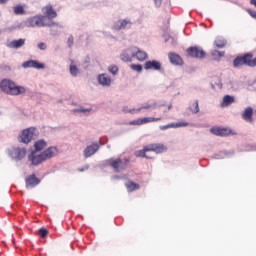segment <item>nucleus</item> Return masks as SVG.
Returning a JSON list of instances; mask_svg holds the SVG:
<instances>
[{
  "instance_id": "obj_1",
  "label": "nucleus",
  "mask_w": 256,
  "mask_h": 256,
  "mask_svg": "<svg viewBox=\"0 0 256 256\" xmlns=\"http://www.w3.org/2000/svg\"><path fill=\"white\" fill-rule=\"evenodd\" d=\"M59 27L60 29H63V25L56 23L54 21L47 22V16L45 15H36L33 17H30L24 21H22L18 27L19 29H25L27 28H35V27Z\"/></svg>"
},
{
  "instance_id": "obj_2",
  "label": "nucleus",
  "mask_w": 256,
  "mask_h": 256,
  "mask_svg": "<svg viewBox=\"0 0 256 256\" xmlns=\"http://www.w3.org/2000/svg\"><path fill=\"white\" fill-rule=\"evenodd\" d=\"M58 154L59 150L57 149V147L51 146L40 154H37V152L32 151L28 155V161L31 162V165L37 167V165H41V163H45V161H49V159L57 157Z\"/></svg>"
},
{
  "instance_id": "obj_3",
  "label": "nucleus",
  "mask_w": 256,
  "mask_h": 256,
  "mask_svg": "<svg viewBox=\"0 0 256 256\" xmlns=\"http://www.w3.org/2000/svg\"><path fill=\"white\" fill-rule=\"evenodd\" d=\"M0 88L7 95H25L27 93V88L24 86L17 85L14 81L10 79H3L0 83Z\"/></svg>"
},
{
  "instance_id": "obj_4",
  "label": "nucleus",
  "mask_w": 256,
  "mask_h": 256,
  "mask_svg": "<svg viewBox=\"0 0 256 256\" xmlns=\"http://www.w3.org/2000/svg\"><path fill=\"white\" fill-rule=\"evenodd\" d=\"M39 137V130L35 127H30L25 129L19 135L18 141L24 143V145H29L30 141H35Z\"/></svg>"
},
{
  "instance_id": "obj_5",
  "label": "nucleus",
  "mask_w": 256,
  "mask_h": 256,
  "mask_svg": "<svg viewBox=\"0 0 256 256\" xmlns=\"http://www.w3.org/2000/svg\"><path fill=\"white\" fill-rule=\"evenodd\" d=\"M8 156L12 161L19 163L27 157V148L25 147H12L8 149Z\"/></svg>"
},
{
  "instance_id": "obj_6",
  "label": "nucleus",
  "mask_w": 256,
  "mask_h": 256,
  "mask_svg": "<svg viewBox=\"0 0 256 256\" xmlns=\"http://www.w3.org/2000/svg\"><path fill=\"white\" fill-rule=\"evenodd\" d=\"M251 59H253V54L247 53L244 56H238L234 59L233 65L234 67H243V65H247L251 67Z\"/></svg>"
},
{
  "instance_id": "obj_7",
  "label": "nucleus",
  "mask_w": 256,
  "mask_h": 256,
  "mask_svg": "<svg viewBox=\"0 0 256 256\" xmlns=\"http://www.w3.org/2000/svg\"><path fill=\"white\" fill-rule=\"evenodd\" d=\"M135 57V46H132L128 49H125L121 54H120V59L124 63H131Z\"/></svg>"
},
{
  "instance_id": "obj_8",
  "label": "nucleus",
  "mask_w": 256,
  "mask_h": 256,
  "mask_svg": "<svg viewBox=\"0 0 256 256\" xmlns=\"http://www.w3.org/2000/svg\"><path fill=\"white\" fill-rule=\"evenodd\" d=\"M133 23L129 19H121L118 20L114 25L113 29L114 31H123L125 29H131V26Z\"/></svg>"
},
{
  "instance_id": "obj_9",
  "label": "nucleus",
  "mask_w": 256,
  "mask_h": 256,
  "mask_svg": "<svg viewBox=\"0 0 256 256\" xmlns=\"http://www.w3.org/2000/svg\"><path fill=\"white\" fill-rule=\"evenodd\" d=\"M187 53L189 57H193L195 59H205V51L203 49L195 46V47H190L187 49Z\"/></svg>"
},
{
  "instance_id": "obj_10",
  "label": "nucleus",
  "mask_w": 256,
  "mask_h": 256,
  "mask_svg": "<svg viewBox=\"0 0 256 256\" xmlns=\"http://www.w3.org/2000/svg\"><path fill=\"white\" fill-rule=\"evenodd\" d=\"M146 151H153L154 153H156V155H159L167 151V146L161 143L149 144L146 145Z\"/></svg>"
},
{
  "instance_id": "obj_11",
  "label": "nucleus",
  "mask_w": 256,
  "mask_h": 256,
  "mask_svg": "<svg viewBox=\"0 0 256 256\" xmlns=\"http://www.w3.org/2000/svg\"><path fill=\"white\" fill-rule=\"evenodd\" d=\"M99 149H100V146H99V143L97 142H94L91 145L87 146L83 151V155L85 159H89V157H93V155H95V153H97Z\"/></svg>"
},
{
  "instance_id": "obj_12",
  "label": "nucleus",
  "mask_w": 256,
  "mask_h": 256,
  "mask_svg": "<svg viewBox=\"0 0 256 256\" xmlns=\"http://www.w3.org/2000/svg\"><path fill=\"white\" fill-rule=\"evenodd\" d=\"M23 69H45V64L37 60H28L22 64Z\"/></svg>"
},
{
  "instance_id": "obj_13",
  "label": "nucleus",
  "mask_w": 256,
  "mask_h": 256,
  "mask_svg": "<svg viewBox=\"0 0 256 256\" xmlns=\"http://www.w3.org/2000/svg\"><path fill=\"white\" fill-rule=\"evenodd\" d=\"M97 81L102 87H111V83H113L111 76H109L107 73L99 74Z\"/></svg>"
},
{
  "instance_id": "obj_14",
  "label": "nucleus",
  "mask_w": 256,
  "mask_h": 256,
  "mask_svg": "<svg viewBox=\"0 0 256 256\" xmlns=\"http://www.w3.org/2000/svg\"><path fill=\"white\" fill-rule=\"evenodd\" d=\"M144 69H146V71H161V62L157 60L146 61L144 64Z\"/></svg>"
},
{
  "instance_id": "obj_15",
  "label": "nucleus",
  "mask_w": 256,
  "mask_h": 256,
  "mask_svg": "<svg viewBox=\"0 0 256 256\" xmlns=\"http://www.w3.org/2000/svg\"><path fill=\"white\" fill-rule=\"evenodd\" d=\"M162 117H145V118H140L138 120H134L130 123V125H145L146 123H153L155 121H162Z\"/></svg>"
},
{
  "instance_id": "obj_16",
  "label": "nucleus",
  "mask_w": 256,
  "mask_h": 256,
  "mask_svg": "<svg viewBox=\"0 0 256 256\" xmlns=\"http://www.w3.org/2000/svg\"><path fill=\"white\" fill-rule=\"evenodd\" d=\"M148 57L149 56L147 55V52L134 46V59H137V61L143 62V61H147Z\"/></svg>"
},
{
  "instance_id": "obj_17",
  "label": "nucleus",
  "mask_w": 256,
  "mask_h": 256,
  "mask_svg": "<svg viewBox=\"0 0 256 256\" xmlns=\"http://www.w3.org/2000/svg\"><path fill=\"white\" fill-rule=\"evenodd\" d=\"M157 108V103H144L142 106L138 109H130V110H124L125 113H139L142 111V109H156Z\"/></svg>"
},
{
  "instance_id": "obj_18",
  "label": "nucleus",
  "mask_w": 256,
  "mask_h": 256,
  "mask_svg": "<svg viewBox=\"0 0 256 256\" xmlns=\"http://www.w3.org/2000/svg\"><path fill=\"white\" fill-rule=\"evenodd\" d=\"M25 45V39L20 38L18 40H13L11 42H8L6 44V47H8V49H21V47H23Z\"/></svg>"
},
{
  "instance_id": "obj_19",
  "label": "nucleus",
  "mask_w": 256,
  "mask_h": 256,
  "mask_svg": "<svg viewBox=\"0 0 256 256\" xmlns=\"http://www.w3.org/2000/svg\"><path fill=\"white\" fill-rule=\"evenodd\" d=\"M210 131L213 135H217L218 137H227V135H231V130L227 128H211Z\"/></svg>"
},
{
  "instance_id": "obj_20",
  "label": "nucleus",
  "mask_w": 256,
  "mask_h": 256,
  "mask_svg": "<svg viewBox=\"0 0 256 256\" xmlns=\"http://www.w3.org/2000/svg\"><path fill=\"white\" fill-rule=\"evenodd\" d=\"M241 117L247 123H253V108L252 107L245 108Z\"/></svg>"
},
{
  "instance_id": "obj_21",
  "label": "nucleus",
  "mask_w": 256,
  "mask_h": 256,
  "mask_svg": "<svg viewBox=\"0 0 256 256\" xmlns=\"http://www.w3.org/2000/svg\"><path fill=\"white\" fill-rule=\"evenodd\" d=\"M41 183V180H39L35 175H31L30 177L26 178V187L28 189H33V187H37Z\"/></svg>"
},
{
  "instance_id": "obj_22",
  "label": "nucleus",
  "mask_w": 256,
  "mask_h": 256,
  "mask_svg": "<svg viewBox=\"0 0 256 256\" xmlns=\"http://www.w3.org/2000/svg\"><path fill=\"white\" fill-rule=\"evenodd\" d=\"M44 10L47 17V23H49V21H53V19L57 17V12L53 10V6L48 5L44 8Z\"/></svg>"
},
{
  "instance_id": "obj_23",
  "label": "nucleus",
  "mask_w": 256,
  "mask_h": 256,
  "mask_svg": "<svg viewBox=\"0 0 256 256\" xmlns=\"http://www.w3.org/2000/svg\"><path fill=\"white\" fill-rule=\"evenodd\" d=\"M108 163H110L111 167L116 171V173H119L121 171H123V168L121 167V165H123V160L121 159H110L108 160Z\"/></svg>"
},
{
  "instance_id": "obj_24",
  "label": "nucleus",
  "mask_w": 256,
  "mask_h": 256,
  "mask_svg": "<svg viewBox=\"0 0 256 256\" xmlns=\"http://www.w3.org/2000/svg\"><path fill=\"white\" fill-rule=\"evenodd\" d=\"M168 57L172 65H183V59L181 56H179V54L170 53Z\"/></svg>"
},
{
  "instance_id": "obj_25",
  "label": "nucleus",
  "mask_w": 256,
  "mask_h": 256,
  "mask_svg": "<svg viewBox=\"0 0 256 256\" xmlns=\"http://www.w3.org/2000/svg\"><path fill=\"white\" fill-rule=\"evenodd\" d=\"M233 103H235V97L231 95H225L220 104V107H229L230 105H233Z\"/></svg>"
},
{
  "instance_id": "obj_26",
  "label": "nucleus",
  "mask_w": 256,
  "mask_h": 256,
  "mask_svg": "<svg viewBox=\"0 0 256 256\" xmlns=\"http://www.w3.org/2000/svg\"><path fill=\"white\" fill-rule=\"evenodd\" d=\"M69 73L71 77H79V75H81V70L77 67V65H75V62L73 61L69 66Z\"/></svg>"
},
{
  "instance_id": "obj_27",
  "label": "nucleus",
  "mask_w": 256,
  "mask_h": 256,
  "mask_svg": "<svg viewBox=\"0 0 256 256\" xmlns=\"http://www.w3.org/2000/svg\"><path fill=\"white\" fill-rule=\"evenodd\" d=\"M93 111L92 108H83V107H79L76 109L72 110V113H74V115H89L91 112Z\"/></svg>"
},
{
  "instance_id": "obj_28",
  "label": "nucleus",
  "mask_w": 256,
  "mask_h": 256,
  "mask_svg": "<svg viewBox=\"0 0 256 256\" xmlns=\"http://www.w3.org/2000/svg\"><path fill=\"white\" fill-rule=\"evenodd\" d=\"M47 147V142L43 139H40L34 143L35 153H39V151H43Z\"/></svg>"
},
{
  "instance_id": "obj_29",
  "label": "nucleus",
  "mask_w": 256,
  "mask_h": 256,
  "mask_svg": "<svg viewBox=\"0 0 256 256\" xmlns=\"http://www.w3.org/2000/svg\"><path fill=\"white\" fill-rule=\"evenodd\" d=\"M147 146H144L142 150H138L135 152V157H145V159H153V157L147 155L149 150H146Z\"/></svg>"
},
{
  "instance_id": "obj_30",
  "label": "nucleus",
  "mask_w": 256,
  "mask_h": 256,
  "mask_svg": "<svg viewBox=\"0 0 256 256\" xmlns=\"http://www.w3.org/2000/svg\"><path fill=\"white\" fill-rule=\"evenodd\" d=\"M189 110L191 111V113H193V115H197V113H199L200 111L199 100H195L192 104H190Z\"/></svg>"
},
{
  "instance_id": "obj_31",
  "label": "nucleus",
  "mask_w": 256,
  "mask_h": 256,
  "mask_svg": "<svg viewBox=\"0 0 256 256\" xmlns=\"http://www.w3.org/2000/svg\"><path fill=\"white\" fill-rule=\"evenodd\" d=\"M227 87L231 91H239L241 85L239 84V81H229Z\"/></svg>"
},
{
  "instance_id": "obj_32",
  "label": "nucleus",
  "mask_w": 256,
  "mask_h": 256,
  "mask_svg": "<svg viewBox=\"0 0 256 256\" xmlns=\"http://www.w3.org/2000/svg\"><path fill=\"white\" fill-rule=\"evenodd\" d=\"M14 15H25V7L23 5H17L13 7Z\"/></svg>"
},
{
  "instance_id": "obj_33",
  "label": "nucleus",
  "mask_w": 256,
  "mask_h": 256,
  "mask_svg": "<svg viewBox=\"0 0 256 256\" xmlns=\"http://www.w3.org/2000/svg\"><path fill=\"white\" fill-rule=\"evenodd\" d=\"M214 45L216 47H218V49H223V47H225L227 45V41H225V39H223V38H217L214 41Z\"/></svg>"
},
{
  "instance_id": "obj_34",
  "label": "nucleus",
  "mask_w": 256,
  "mask_h": 256,
  "mask_svg": "<svg viewBox=\"0 0 256 256\" xmlns=\"http://www.w3.org/2000/svg\"><path fill=\"white\" fill-rule=\"evenodd\" d=\"M126 189L131 192V191H137L139 189V184H136L135 182H128L126 184Z\"/></svg>"
},
{
  "instance_id": "obj_35",
  "label": "nucleus",
  "mask_w": 256,
  "mask_h": 256,
  "mask_svg": "<svg viewBox=\"0 0 256 256\" xmlns=\"http://www.w3.org/2000/svg\"><path fill=\"white\" fill-rule=\"evenodd\" d=\"M108 71L113 75L114 77L119 75V66L117 65H111L108 67Z\"/></svg>"
},
{
  "instance_id": "obj_36",
  "label": "nucleus",
  "mask_w": 256,
  "mask_h": 256,
  "mask_svg": "<svg viewBox=\"0 0 256 256\" xmlns=\"http://www.w3.org/2000/svg\"><path fill=\"white\" fill-rule=\"evenodd\" d=\"M130 68L133 71H137V73H141V71H143V65L141 64H131Z\"/></svg>"
},
{
  "instance_id": "obj_37",
  "label": "nucleus",
  "mask_w": 256,
  "mask_h": 256,
  "mask_svg": "<svg viewBox=\"0 0 256 256\" xmlns=\"http://www.w3.org/2000/svg\"><path fill=\"white\" fill-rule=\"evenodd\" d=\"M211 55H212V57H215V58H217V57H225V52L218 51V50H212L211 51Z\"/></svg>"
},
{
  "instance_id": "obj_38",
  "label": "nucleus",
  "mask_w": 256,
  "mask_h": 256,
  "mask_svg": "<svg viewBox=\"0 0 256 256\" xmlns=\"http://www.w3.org/2000/svg\"><path fill=\"white\" fill-rule=\"evenodd\" d=\"M172 127H174V129H177L179 127H189V122L172 123Z\"/></svg>"
},
{
  "instance_id": "obj_39",
  "label": "nucleus",
  "mask_w": 256,
  "mask_h": 256,
  "mask_svg": "<svg viewBox=\"0 0 256 256\" xmlns=\"http://www.w3.org/2000/svg\"><path fill=\"white\" fill-rule=\"evenodd\" d=\"M38 235H40V237L45 238L47 235H49V230H47V228L42 227L38 230Z\"/></svg>"
},
{
  "instance_id": "obj_40",
  "label": "nucleus",
  "mask_w": 256,
  "mask_h": 256,
  "mask_svg": "<svg viewBox=\"0 0 256 256\" xmlns=\"http://www.w3.org/2000/svg\"><path fill=\"white\" fill-rule=\"evenodd\" d=\"M227 152H219L218 154H215V159H225L227 157Z\"/></svg>"
},
{
  "instance_id": "obj_41",
  "label": "nucleus",
  "mask_w": 256,
  "mask_h": 256,
  "mask_svg": "<svg viewBox=\"0 0 256 256\" xmlns=\"http://www.w3.org/2000/svg\"><path fill=\"white\" fill-rule=\"evenodd\" d=\"M171 41L172 45H177V41H175L171 36H165V43H169Z\"/></svg>"
},
{
  "instance_id": "obj_42",
  "label": "nucleus",
  "mask_w": 256,
  "mask_h": 256,
  "mask_svg": "<svg viewBox=\"0 0 256 256\" xmlns=\"http://www.w3.org/2000/svg\"><path fill=\"white\" fill-rule=\"evenodd\" d=\"M38 49H40V51H46L47 50V44H45L44 42H40L37 45Z\"/></svg>"
},
{
  "instance_id": "obj_43",
  "label": "nucleus",
  "mask_w": 256,
  "mask_h": 256,
  "mask_svg": "<svg viewBox=\"0 0 256 256\" xmlns=\"http://www.w3.org/2000/svg\"><path fill=\"white\" fill-rule=\"evenodd\" d=\"M161 131H167V129H174L173 123L160 126Z\"/></svg>"
},
{
  "instance_id": "obj_44",
  "label": "nucleus",
  "mask_w": 256,
  "mask_h": 256,
  "mask_svg": "<svg viewBox=\"0 0 256 256\" xmlns=\"http://www.w3.org/2000/svg\"><path fill=\"white\" fill-rule=\"evenodd\" d=\"M73 43H74V38L73 36H69L68 40H67V45L68 47H73Z\"/></svg>"
},
{
  "instance_id": "obj_45",
  "label": "nucleus",
  "mask_w": 256,
  "mask_h": 256,
  "mask_svg": "<svg viewBox=\"0 0 256 256\" xmlns=\"http://www.w3.org/2000/svg\"><path fill=\"white\" fill-rule=\"evenodd\" d=\"M247 12L249 13L250 17H252L253 19H256V11L255 10L248 9Z\"/></svg>"
},
{
  "instance_id": "obj_46",
  "label": "nucleus",
  "mask_w": 256,
  "mask_h": 256,
  "mask_svg": "<svg viewBox=\"0 0 256 256\" xmlns=\"http://www.w3.org/2000/svg\"><path fill=\"white\" fill-rule=\"evenodd\" d=\"M250 67H256V57L254 59L250 58Z\"/></svg>"
},
{
  "instance_id": "obj_47",
  "label": "nucleus",
  "mask_w": 256,
  "mask_h": 256,
  "mask_svg": "<svg viewBox=\"0 0 256 256\" xmlns=\"http://www.w3.org/2000/svg\"><path fill=\"white\" fill-rule=\"evenodd\" d=\"M154 3L156 7H161L163 0H154Z\"/></svg>"
},
{
  "instance_id": "obj_48",
  "label": "nucleus",
  "mask_w": 256,
  "mask_h": 256,
  "mask_svg": "<svg viewBox=\"0 0 256 256\" xmlns=\"http://www.w3.org/2000/svg\"><path fill=\"white\" fill-rule=\"evenodd\" d=\"M250 5H254V7H256V0H250Z\"/></svg>"
},
{
  "instance_id": "obj_49",
  "label": "nucleus",
  "mask_w": 256,
  "mask_h": 256,
  "mask_svg": "<svg viewBox=\"0 0 256 256\" xmlns=\"http://www.w3.org/2000/svg\"><path fill=\"white\" fill-rule=\"evenodd\" d=\"M9 0H0V4L7 3Z\"/></svg>"
},
{
  "instance_id": "obj_50",
  "label": "nucleus",
  "mask_w": 256,
  "mask_h": 256,
  "mask_svg": "<svg viewBox=\"0 0 256 256\" xmlns=\"http://www.w3.org/2000/svg\"><path fill=\"white\" fill-rule=\"evenodd\" d=\"M171 109H173V105L168 106V111H171Z\"/></svg>"
},
{
  "instance_id": "obj_51",
  "label": "nucleus",
  "mask_w": 256,
  "mask_h": 256,
  "mask_svg": "<svg viewBox=\"0 0 256 256\" xmlns=\"http://www.w3.org/2000/svg\"><path fill=\"white\" fill-rule=\"evenodd\" d=\"M112 179H119V176L118 175L112 176Z\"/></svg>"
},
{
  "instance_id": "obj_52",
  "label": "nucleus",
  "mask_w": 256,
  "mask_h": 256,
  "mask_svg": "<svg viewBox=\"0 0 256 256\" xmlns=\"http://www.w3.org/2000/svg\"><path fill=\"white\" fill-rule=\"evenodd\" d=\"M79 171L83 172V171H85V169H83V168H80V169H79Z\"/></svg>"
}]
</instances>
